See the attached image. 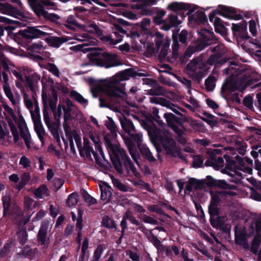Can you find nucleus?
Returning a JSON list of instances; mask_svg holds the SVG:
<instances>
[{"label":"nucleus","mask_w":261,"mask_h":261,"mask_svg":"<svg viewBox=\"0 0 261 261\" xmlns=\"http://www.w3.org/2000/svg\"><path fill=\"white\" fill-rule=\"evenodd\" d=\"M106 145L113 166L119 173H123L122 165L119 160L121 158L127 173H132L133 175L139 177V173L123 148L119 145H114L107 140H106Z\"/></svg>","instance_id":"1"},{"label":"nucleus","mask_w":261,"mask_h":261,"mask_svg":"<svg viewBox=\"0 0 261 261\" xmlns=\"http://www.w3.org/2000/svg\"><path fill=\"white\" fill-rule=\"evenodd\" d=\"M148 134L158 153L161 151V148L158 145L159 143L162 145L164 149L169 154L174 155L177 152L178 148L176 143L168 131L152 127L148 130Z\"/></svg>","instance_id":"2"},{"label":"nucleus","mask_w":261,"mask_h":261,"mask_svg":"<svg viewBox=\"0 0 261 261\" xmlns=\"http://www.w3.org/2000/svg\"><path fill=\"white\" fill-rule=\"evenodd\" d=\"M63 127L66 135L68 137L69 140L71 151L73 153L75 152V149L73 142L74 140L80 151L81 156L86 157L87 158H91V154H93L97 163L99 164L97 160L96 153L94 151L93 148L90 145L91 143L88 140L84 139V147L82 148L81 139L78 133L66 122L64 123Z\"/></svg>","instance_id":"3"},{"label":"nucleus","mask_w":261,"mask_h":261,"mask_svg":"<svg viewBox=\"0 0 261 261\" xmlns=\"http://www.w3.org/2000/svg\"><path fill=\"white\" fill-rule=\"evenodd\" d=\"M135 71L131 69H127L118 73L103 84L105 91L112 96L118 97L119 99L124 94V87L120 83L122 81L127 80L130 77L134 76Z\"/></svg>","instance_id":"4"},{"label":"nucleus","mask_w":261,"mask_h":261,"mask_svg":"<svg viewBox=\"0 0 261 261\" xmlns=\"http://www.w3.org/2000/svg\"><path fill=\"white\" fill-rule=\"evenodd\" d=\"M203 56L201 55L194 58L187 66L188 74L193 80L199 81L203 76L201 69L206 66Z\"/></svg>","instance_id":"5"},{"label":"nucleus","mask_w":261,"mask_h":261,"mask_svg":"<svg viewBox=\"0 0 261 261\" xmlns=\"http://www.w3.org/2000/svg\"><path fill=\"white\" fill-rule=\"evenodd\" d=\"M200 35L202 42L189 46L185 53L186 57H190L194 53L200 51L210 44L208 42L213 39V33L207 30H203L200 32Z\"/></svg>","instance_id":"6"},{"label":"nucleus","mask_w":261,"mask_h":261,"mask_svg":"<svg viewBox=\"0 0 261 261\" xmlns=\"http://www.w3.org/2000/svg\"><path fill=\"white\" fill-rule=\"evenodd\" d=\"M50 30L45 26H38L36 27H28L19 34L27 39L45 37L50 34Z\"/></svg>","instance_id":"7"},{"label":"nucleus","mask_w":261,"mask_h":261,"mask_svg":"<svg viewBox=\"0 0 261 261\" xmlns=\"http://www.w3.org/2000/svg\"><path fill=\"white\" fill-rule=\"evenodd\" d=\"M3 107L4 108L5 113L9 115V116L11 117L13 119L11 120L10 119V120H8V123L10 126V130L13 136L14 142L15 143L19 144V134L15 125L16 123L17 117L15 115L13 109L8 105L6 103L3 104Z\"/></svg>","instance_id":"8"},{"label":"nucleus","mask_w":261,"mask_h":261,"mask_svg":"<svg viewBox=\"0 0 261 261\" xmlns=\"http://www.w3.org/2000/svg\"><path fill=\"white\" fill-rule=\"evenodd\" d=\"M213 55L210 56L207 59L206 63L208 65H216L218 63L223 64L226 60L223 58L225 54L224 46L222 44H218L214 47L212 50Z\"/></svg>","instance_id":"9"},{"label":"nucleus","mask_w":261,"mask_h":261,"mask_svg":"<svg viewBox=\"0 0 261 261\" xmlns=\"http://www.w3.org/2000/svg\"><path fill=\"white\" fill-rule=\"evenodd\" d=\"M114 111L119 114L118 115V117L121 124V126L125 133H127L128 135H132V133H134L136 129L132 121L127 119L123 114L120 109L116 108L114 109Z\"/></svg>","instance_id":"10"},{"label":"nucleus","mask_w":261,"mask_h":261,"mask_svg":"<svg viewBox=\"0 0 261 261\" xmlns=\"http://www.w3.org/2000/svg\"><path fill=\"white\" fill-rule=\"evenodd\" d=\"M112 29L114 31L116 39L112 38L111 36H106L105 37H103L102 38V40L107 42H109L111 44H116L122 40V36L120 35L118 33L125 34L126 33V31L124 30L120 24L116 23H115L113 25Z\"/></svg>","instance_id":"11"},{"label":"nucleus","mask_w":261,"mask_h":261,"mask_svg":"<svg viewBox=\"0 0 261 261\" xmlns=\"http://www.w3.org/2000/svg\"><path fill=\"white\" fill-rule=\"evenodd\" d=\"M31 4L32 5V8L37 15L39 16H42L45 19L50 20L51 21H56L60 18V17L57 15L49 13L45 11L43 7L38 4L35 1L33 0Z\"/></svg>","instance_id":"12"},{"label":"nucleus","mask_w":261,"mask_h":261,"mask_svg":"<svg viewBox=\"0 0 261 261\" xmlns=\"http://www.w3.org/2000/svg\"><path fill=\"white\" fill-rule=\"evenodd\" d=\"M49 226L48 222H42L38 233V242L43 246L44 248H46L50 243L49 239L47 236Z\"/></svg>","instance_id":"13"},{"label":"nucleus","mask_w":261,"mask_h":261,"mask_svg":"<svg viewBox=\"0 0 261 261\" xmlns=\"http://www.w3.org/2000/svg\"><path fill=\"white\" fill-rule=\"evenodd\" d=\"M120 64V61L117 55L106 52L104 54L102 61L99 63L100 66H105L106 68L117 66Z\"/></svg>","instance_id":"14"},{"label":"nucleus","mask_w":261,"mask_h":261,"mask_svg":"<svg viewBox=\"0 0 261 261\" xmlns=\"http://www.w3.org/2000/svg\"><path fill=\"white\" fill-rule=\"evenodd\" d=\"M80 29L92 33L101 40L103 37L106 36L103 35V31L99 26L95 22L90 20H86L83 25H80Z\"/></svg>","instance_id":"15"},{"label":"nucleus","mask_w":261,"mask_h":261,"mask_svg":"<svg viewBox=\"0 0 261 261\" xmlns=\"http://www.w3.org/2000/svg\"><path fill=\"white\" fill-rule=\"evenodd\" d=\"M34 100L29 98L28 95L24 96V103L27 108L29 110L32 118L39 116V108L38 102L35 98L34 94L33 95Z\"/></svg>","instance_id":"16"},{"label":"nucleus","mask_w":261,"mask_h":261,"mask_svg":"<svg viewBox=\"0 0 261 261\" xmlns=\"http://www.w3.org/2000/svg\"><path fill=\"white\" fill-rule=\"evenodd\" d=\"M122 137L132 159L139 165L138 160L140 158V154L137 150L136 145L132 140L133 139L125 136H122Z\"/></svg>","instance_id":"17"},{"label":"nucleus","mask_w":261,"mask_h":261,"mask_svg":"<svg viewBox=\"0 0 261 261\" xmlns=\"http://www.w3.org/2000/svg\"><path fill=\"white\" fill-rule=\"evenodd\" d=\"M150 102L152 103L160 104L164 107L168 108L171 110L177 115H181L178 111V108L175 105L162 97H152L150 98Z\"/></svg>","instance_id":"18"},{"label":"nucleus","mask_w":261,"mask_h":261,"mask_svg":"<svg viewBox=\"0 0 261 261\" xmlns=\"http://www.w3.org/2000/svg\"><path fill=\"white\" fill-rule=\"evenodd\" d=\"M42 100L44 105V109L47 110L50 108L53 111L55 110L58 100V95L54 91L53 94V98H48L47 94H42Z\"/></svg>","instance_id":"19"},{"label":"nucleus","mask_w":261,"mask_h":261,"mask_svg":"<svg viewBox=\"0 0 261 261\" xmlns=\"http://www.w3.org/2000/svg\"><path fill=\"white\" fill-rule=\"evenodd\" d=\"M97 40L95 39H90L87 42L82 44H79L72 47V49L76 51H82L84 53L91 51L93 49V46L97 44Z\"/></svg>","instance_id":"20"},{"label":"nucleus","mask_w":261,"mask_h":261,"mask_svg":"<svg viewBox=\"0 0 261 261\" xmlns=\"http://www.w3.org/2000/svg\"><path fill=\"white\" fill-rule=\"evenodd\" d=\"M146 84L153 86V88L147 91V93L150 95H164L166 93V91L161 87L159 84L154 81L148 79Z\"/></svg>","instance_id":"21"},{"label":"nucleus","mask_w":261,"mask_h":261,"mask_svg":"<svg viewBox=\"0 0 261 261\" xmlns=\"http://www.w3.org/2000/svg\"><path fill=\"white\" fill-rule=\"evenodd\" d=\"M47 126L48 127L49 130L51 132V134L53 135L54 137L57 139V141L59 143V145L61 147V149L63 150H64L65 151H67V149L68 148L67 142L64 139H63V140L64 145V149L62 148L61 146V144L60 143V135L58 130V125L57 124H56L55 123L51 122L48 125H47Z\"/></svg>","instance_id":"22"},{"label":"nucleus","mask_w":261,"mask_h":261,"mask_svg":"<svg viewBox=\"0 0 261 261\" xmlns=\"http://www.w3.org/2000/svg\"><path fill=\"white\" fill-rule=\"evenodd\" d=\"M21 137L24 141L25 144L28 149L31 147V135L27 128L26 124L22 122L18 125Z\"/></svg>","instance_id":"23"},{"label":"nucleus","mask_w":261,"mask_h":261,"mask_svg":"<svg viewBox=\"0 0 261 261\" xmlns=\"http://www.w3.org/2000/svg\"><path fill=\"white\" fill-rule=\"evenodd\" d=\"M35 130L37 134L39 140L42 142L45 135L44 129L40 122V116L38 117H34L32 118Z\"/></svg>","instance_id":"24"},{"label":"nucleus","mask_w":261,"mask_h":261,"mask_svg":"<svg viewBox=\"0 0 261 261\" xmlns=\"http://www.w3.org/2000/svg\"><path fill=\"white\" fill-rule=\"evenodd\" d=\"M238 43L240 45L242 48L247 53H250V44L251 41L249 36L246 34H242L239 35L237 38Z\"/></svg>","instance_id":"25"},{"label":"nucleus","mask_w":261,"mask_h":261,"mask_svg":"<svg viewBox=\"0 0 261 261\" xmlns=\"http://www.w3.org/2000/svg\"><path fill=\"white\" fill-rule=\"evenodd\" d=\"M238 88V84L234 79H227L222 86L221 91L224 93L233 92Z\"/></svg>","instance_id":"26"},{"label":"nucleus","mask_w":261,"mask_h":261,"mask_svg":"<svg viewBox=\"0 0 261 261\" xmlns=\"http://www.w3.org/2000/svg\"><path fill=\"white\" fill-rule=\"evenodd\" d=\"M101 191V199L108 202L112 197V192L111 187L106 182H103L102 185H99Z\"/></svg>","instance_id":"27"},{"label":"nucleus","mask_w":261,"mask_h":261,"mask_svg":"<svg viewBox=\"0 0 261 261\" xmlns=\"http://www.w3.org/2000/svg\"><path fill=\"white\" fill-rule=\"evenodd\" d=\"M62 107L65 119L70 116L71 112L73 111L76 108L72 102L67 98L64 99V105H62Z\"/></svg>","instance_id":"28"},{"label":"nucleus","mask_w":261,"mask_h":261,"mask_svg":"<svg viewBox=\"0 0 261 261\" xmlns=\"http://www.w3.org/2000/svg\"><path fill=\"white\" fill-rule=\"evenodd\" d=\"M106 81H103V82H101L99 85L96 86L94 88L92 89L91 92H92L93 96L94 97H97L98 96V95H97V93L98 92H99V91H102V92L105 93L107 95H108L110 97L111 100L112 101V102H116V103L119 102V101H118V99H119L118 98V97L112 96V95H111L109 94L108 93H107L105 91V90L103 89L104 88H103V84Z\"/></svg>","instance_id":"29"},{"label":"nucleus","mask_w":261,"mask_h":261,"mask_svg":"<svg viewBox=\"0 0 261 261\" xmlns=\"http://www.w3.org/2000/svg\"><path fill=\"white\" fill-rule=\"evenodd\" d=\"M138 148L141 154L150 162H154L155 158L152 155L149 149L144 144H139Z\"/></svg>","instance_id":"30"},{"label":"nucleus","mask_w":261,"mask_h":261,"mask_svg":"<svg viewBox=\"0 0 261 261\" xmlns=\"http://www.w3.org/2000/svg\"><path fill=\"white\" fill-rule=\"evenodd\" d=\"M91 53L90 55L92 57V59L96 61V64L99 66V63L102 61L105 51L99 48H96L93 47V49L91 50Z\"/></svg>","instance_id":"31"},{"label":"nucleus","mask_w":261,"mask_h":261,"mask_svg":"<svg viewBox=\"0 0 261 261\" xmlns=\"http://www.w3.org/2000/svg\"><path fill=\"white\" fill-rule=\"evenodd\" d=\"M204 187L203 182L197 179L192 178L189 179L188 184L186 186L187 190L190 191L193 189L198 190L201 189Z\"/></svg>","instance_id":"32"},{"label":"nucleus","mask_w":261,"mask_h":261,"mask_svg":"<svg viewBox=\"0 0 261 261\" xmlns=\"http://www.w3.org/2000/svg\"><path fill=\"white\" fill-rule=\"evenodd\" d=\"M211 195L212 197L211 202L218 204L221 200L225 199L226 193L224 191H211Z\"/></svg>","instance_id":"33"},{"label":"nucleus","mask_w":261,"mask_h":261,"mask_svg":"<svg viewBox=\"0 0 261 261\" xmlns=\"http://www.w3.org/2000/svg\"><path fill=\"white\" fill-rule=\"evenodd\" d=\"M34 194L35 197L37 198H44L45 197L49 195L48 189L46 186L42 185L36 189Z\"/></svg>","instance_id":"34"},{"label":"nucleus","mask_w":261,"mask_h":261,"mask_svg":"<svg viewBox=\"0 0 261 261\" xmlns=\"http://www.w3.org/2000/svg\"><path fill=\"white\" fill-rule=\"evenodd\" d=\"M246 240L245 233L241 228L238 226L235 227V242L238 244H243Z\"/></svg>","instance_id":"35"},{"label":"nucleus","mask_w":261,"mask_h":261,"mask_svg":"<svg viewBox=\"0 0 261 261\" xmlns=\"http://www.w3.org/2000/svg\"><path fill=\"white\" fill-rule=\"evenodd\" d=\"M169 47V44L168 43H166L163 45L159 55V59L161 61H171L170 57L168 56Z\"/></svg>","instance_id":"36"},{"label":"nucleus","mask_w":261,"mask_h":261,"mask_svg":"<svg viewBox=\"0 0 261 261\" xmlns=\"http://www.w3.org/2000/svg\"><path fill=\"white\" fill-rule=\"evenodd\" d=\"M108 120L106 121V126L109 130L111 132L113 136L115 138L117 136V132L118 130L117 127L115 124L113 119L110 117H107Z\"/></svg>","instance_id":"37"},{"label":"nucleus","mask_w":261,"mask_h":261,"mask_svg":"<svg viewBox=\"0 0 261 261\" xmlns=\"http://www.w3.org/2000/svg\"><path fill=\"white\" fill-rule=\"evenodd\" d=\"M70 94L76 101L82 105L84 107L87 106L88 103V100L84 98L81 94L75 91H72Z\"/></svg>","instance_id":"38"},{"label":"nucleus","mask_w":261,"mask_h":261,"mask_svg":"<svg viewBox=\"0 0 261 261\" xmlns=\"http://www.w3.org/2000/svg\"><path fill=\"white\" fill-rule=\"evenodd\" d=\"M216 182V187L222 189L234 190H236L237 188L236 186L230 185L224 180H217Z\"/></svg>","instance_id":"39"},{"label":"nucleus","mask_w":261,"mask_h":261,"mask_svg":"<svg viewBox=\"0 0 261 261\" xmlns=\"http://www.w3.org/2000/svg\"><path fill=\"white\" fill-rule=\"evenodd\" d=\"M50 44L56 47H59L60 45L64 42L67 41V39L62 37H52L48 38Z\"/></svg>","instance_id":"40"},{"label":"nucleus","mask_w":261,"mask_h":261,"mask_svg":"<svg viewBox=\"0 0 261 261\" xmlns=\"http://www.w3.org/2000/svg\"><path fill=\"white\" fill-rule=\"evenodd\" d=\"M15 11V9L8 3L3 4L0 7V12L7 15H11Z\"/></svg>","instance_id":"41"},{"label":"nucleus","mask_w":261,"mask_h":261,"mask_svg":"<svg viewBox=\"0 0 261 261\" xmlns=\"http://www.w3.org/2000/svg\"><path fill=\"white\" fill-rule=\"evenodd\" d=\"M110 177L114 186L117 187L119 190L123 192H127L128 188L123 184L120 182L119 180L115 178L113 175H110Z\"/></svg>","instance_id":"42"},{"label":"nucleus","mask_w":261,"mask_h":261,"mask_svg":"<svg viewBox=\"0 0 261 261\" xmlns=\"http://www.w3.org/2000/svg\"><path fill=\"white\" fill-rule=\"evenodd\" d=\"M3 68L8 72L11 71V67H9V61L6 58L4 54L0 51V68Z\"/></svg>","instance_id":"43"},{"label":"nucleus","mask_w":261,"mask_h":261,"mask_svg":"<svg viewBox=\"0 0 261 261\" xmlns=\"http://www.w3.org/2000/svg\"><path fill=\"white\" fill-rule=\"evenodd\" d=\"M145 235L148 241L152 243L155 248H156L161 243L160 241L153 234L152 230H148Z\"/></svg>","instance_id":"44"},{"label":"nucleus","mask_w":261,"mask_h":261,"mask_svg":"<svg viewBox=\"0 0 261 261\" xmlns=\"http://www.w3.org/2000/svg\"><path fill=\"white\" fill-rule=\"evenodd\" d=\"M217 79L215 76L210 75L205 81V85L207 90L212 91L215 87V82Z\"/></svg>","instance_id":"45"},{"label":"nucleus","mask_w":261,"mask_h":261,"mask_svg":"<svg viewBox=\"0 0 261 261\" xmlns=\"http://www.w3.org/2000/svg\"><path fill=\"white\" fill-rule=\"evenodd\" d=\"M79 195L76 193L70 194L67 199L66 204L69 207L75 206L78 202Z\"/></svg>","instance_id":"46"},{"label":"nucleus","mask_w":261,"mask_h":261,"mask_svg":"<svg viewBox=\"0 0 261 261\" xmlns=\"http://www.w3.org/2000/svg\"><path fill=\"white\" fill-rule=\"evenodd\" d=\"M164 117L166 119L168 125L171 127L175 124L174 122L177 121L178 118L172 113H165Z\"/></svg>","instance_id":"47"},{"label":"nucleus","mask_w":261,"mask_h":261,"mask_svg":"<svg viewBox=\"0 0 261 261\" xmlns=\"http://www.w3.org/2000/svg\"><path fill=\"white\" fill-rule=\"evenodd\" d=\"M102 225L110 229H116V224L115 221L108 216L103 217L102 220Z\"/></svg>","instance_id":"48"},{"label":"nucleus","mask_w":261,"mask_h":261,"mask_svg":"<svg viewBox=\"0 0 261 261\" xmlns=\"http://www.w3.org/2000/svg\"><path fill=\"white\" fill-rule=\"evenodd\" d=\"M25 80L27 85L33 93H35L38 90L37 82L29 76H26Z\"/></svg>","instance_id":"49"},{"label":"nucleus","mask_w":261,"mask_h":261,"mask_svg":"<svg viewBox=\"0 0 261 261\" xmlns=\"http://www.w3.org/2000/svg\"><path fill=\"white\" fill-rule=\"evenodd\" d=\"M261 243V236L257 235L254 237L252 243L251 250L255 254L258 252V248Z\"/></svg>","instance_id":"50"},{"label":"nucleus","mask_w":261,"mask_h":261,"mask_svg":"<svg viewBox=\"0 0 261 261\" xmlns=\"http://www.w3.org/2000/svg\"><path fill=\"white\" fill-rule=\"evenodd\" d=\"M218 205L211 202L208 206V212L211 217V220L213 217L218 216L220 214V210L218 207Z\"/></svg>","instance_id":"51"},{"label":"nucleus","mask_w":261,"mask_h":261,"mask_svg":"<svg viewBox=\"0 0 261 261\" xmlns=\"http://www.w3.org/2000/svg\"><path fill=\"white\" fill-rule=\"evenodd\" d=\"M89 137H90V140L92 141V142L95 145V148L99 151L100 154L101 155L102 158L105 159V157L103 156V153L102 152L101 147L99 143V139H98V138L97 137L94 136L93 134L89 135Z\"/></svg>","instance_id":"52"},{"label":"nucleus","mask_w":261,"mask_h":261,"mask_svg":"<svg viewBox=\"0 0 261 261\" xmlns=\"http://www.w3.org/2000/svg\"><path fill=\"white\" fill-rule=\"evenodd\" d=\"M31 178L29 173H24L21 176V180L17 186L18 190L22 189L30 180Z\"/></svg>","instance_id":"53"},{"label":"nucleus","mask_w":261,"mask_h":261,"mask_svg":"<svg viewBox=\"0 0 261 261\" xmlns=\"http://www.w3.org/2000/svg\"><path fill=\"white\" fill-rule=\"evenodd\" d=\"M156 248L160 252H165L167 256H172V251L169 246L163 245L161 243Z\"/></svg>","instance_id":"54"},{"label":"nucleus","mask_w":261,"mask_h":261,"mask_svg":"<svg viewBox=\"0 0 261 261\" xmlns=\"http://www.w3.org/2000/svg\"><path fill=\"white\" fill-rule=\"evenodd\" d=\"M103 251V247L102 245H98L96 250L94 251L93 256L91 261H98Z\"/></svg>","instance_id":"55"},{"label":"nucleus","mask_w":261,"mask_h":261,"mask_svg":"<svg viewBox=\"0 0 261 261\" xmlns=\"http://www.w3.org/2000/svg\"><path fill=\"white\" fill-rule=\"evenodd\" d=\"M250 46V54L253 53L254 51L261 52V44L257 40H252Z\"/></svg>","instance_id":"56"},{"label":"nucleus","mask_w":261,"mask_h":261,"mask_svg":"<svg viewBox=\"0 0 261 261\" xmlns=\"http://www.w3.org/2000/svg\"><path fill=\"white\" fill-rule=\"evenodd\" d=\"M219 13L220 15L227 17L229 16V14L233 13L232 10L226 6H219Z\"/></svg>","instance_id":"57"},{"label":"nucleus","mask_w":261,"mask_h":261,"mask_svg":"<svg viewBox=\"0 0 261 261\" xmlns=\"http://www.w3.org/2000/svg\"><path fill=\"white\" fill-rule=\"evenodd\" d=\"M140 219L142 221L146 223H148L151 225L158 224V221L146 215H142Z\"/></svg>","instance_id":"58"},{"label":"nucleus","mask_w":261,"mask_h":261,"mask_svg":"<svg viewBox=\"0 0 261 261\" xmlns=\"http://www.w3.org/2000/svg\"><path fill=\"white\" fill-rule=\"evenodd\" d=\"M168 8L174 11H176L178 10L185 9H186V7L184 4L178 3H172L168 5Z\"/></svg>","instance_id":"59"},{"label":"nucleus","mask_w":261,"mask_h":261,"mask_svg":"<svg viewBox=\"0 0 261 261\" xmlns=\"http://www.w3.org/2000/svg\"><path fill=\"white\" fill-rule=\"evenodd\" d=\"M66 22L68 23V24H66V26L72 28V27L70 26V25H73L74 26H76L80 29V25H83V24H79L74 16H69L67 17L66 20Z\"/></svg>","instance_id":"60"},{"label":"nucleus","mask_w":261,"mask_h":261,"mask_svg":"<svg viewBox=\"0 0 261 261\" xmlns=\"http://www.w3.org/2000/svg\"><path fill=\"white\" fill-rule=\"evenodd\" d=\"M173 43L172 44V58L176 59L178 57V50L179 48V44L176 39L173 38Z\"/></svg>","instance_id":"61"},{"label":"nucleus","mask_w":261,"mask_h":261,"mask_svg":"<svg viewBox=\"0 0 261 261\" xmlns=\"http://www.w3.org/2000/svg\"><path fill=\"white\" fill-rule=\"evenodd\" d=\"M19 164L24 168L27 169L31 166V162L26 156L23 155L20 159Z\"/></svg>","instance_id":"62"},{"label":"nucleus","mask_w":261,"mask_h":261,"mask_svg":"<svg viewBox=\"0 0 261 261\" xmlns=\"http://www.w3.org/2000/svg\"><path fill=\"white\" fill-rule=\"evenodd\" d=\"M32 254V250L28 246L24 247L21 252L18 253V255L21 257H30Z\"/></svg>","instance_id":"63"},{"label":"nucleus","mask_w":261,"mask_h":261,"mask_svg":"<svg viewBox=\"0 0 261 261\" xmlns=\"http://www.w3.org/2000/svg\"><path fill=\"white\" fill-rule=\"evenodd\" d=\"M203 115L205 116V117H202V119L207 123L212 124L216 122L214 119V116L212 114L207 112H203Z\"/></svg>","instance_id":"64"}]
</instances>
